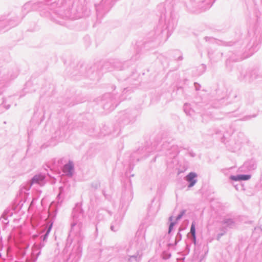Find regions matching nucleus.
Segmentation results:
<instances>
[{
    "instance_id": "nucleus-8",
    "label": "nucleus",
    "mask_w": 262,
    "mask_h": 262,
    "mask_svg": "<svg viewBox=\"0 0 262 262\" xmlns=\"http://www.w3.org/2000/svg\"><path fill=\"white\" fill-rule=\"evenodd\" d=\"M170 220H172V218L171 217H170Z\"/></svg>"
},
{
    "instance_id": "nucleus-1",
    "label": "nucleus",
    "mask_w": 262,
    "mask_h": 262,
    "mask_svg": "<svg viewBox=\"0 0 262 262\" xmlns=\"http://www.w3.org/2000/svg\"><path fill=\"white\" fill-rule=\"evenodd\" d=\"M196 177V174L194 173H193V172L190 173L187 176V179H186L190 183V184L189 186V187L193 186L194 185V184L195 183L196 181L194 180V179Z\"/></svg>"
},
{
    "instance_id": "nucleus-4",
    "label": "nucleus",
    "mask_w": 262,
    "mask_h": 262,
    "mask_svg": "<svg viewBox=\"0 0 262 262\" xmlns=\"http://www.w3.org/2000/svg\"><path fill=\"white\" fill-rule=\"evenodd\" d=\"M251 178L250 175H240L239 176V179L240 180H248Z\"/></svg>"
},
{
    "instance_id": "nucleus-2",
    "label": "nucleus",
    "mask_w": 262,
    "mask_h": 262,
    "mask_svg": "<svg viewBox=\"0 0 262 262\" xmlns=\"http://www.w3.org/2000/svg\"><path fill=\"white\" fill-rule=\"evenodd\" d=\"M73 170V164L69 162L68 164H66L63 169V171L64 173H67V174L71 175L72 173V171Z\"/></svg>"
},
{
    "instance_id": "nucleus-6",
    "label": "nucleus",
    "mask_w": 262,
    "mask_h": 262,
    "mask_svg": "<svg viewBox=\"0 0 262 262\" xmlns=\"http://www.w3.org/2000/svg\"><path fill=\"white\" fill-rule=\"evenodd\" d=\"M230 178H231V179H232L234 181H239V176H238L237 177L231 176L230 177Z\"/></svg>"
},
{
    "instance_id": "nucleus-3",
    "label": "nucleus",
    "mask_w": 262,
    "mask_h": 262,
    "mask_svg": "<svg viewBox=\"0 0 262 262\" xmlns=\"http://www.w3.org/2000/svg\"><path fill=\"white\" fill-rule=\"evenodd\" d=\"M45 179L44 176L42 175H36L33 177L32 180L33 183H40Z\"/></svg>"
},
{
    "instance_id": "nucleus-5",
    "label": "nucleus",
    "mask_w": 262,
    "mask_h": 262,
    "mask_svg": "<svg viewBox=\"0 0 262 262\" xmlns=\"http://www.w3.org/2000/svg\"><path fill=\"white\" fill-rule=\"evenodd\" d=\"M190 232L192 235L194 237L195 236V227L194 225L192 224L191 227Z\"/></svg>"
},
{
    "instance_id": "nucleus-7",
    "label": "nucleus",
    "mask_w": 262,
    "mask_h": 262,
    "mask_svg": "<svg viewBox=\"0 0 262 262\" xmlns=\"http://www.w3.org/2000/svg\"><path fill=\"white\" fill-rule=\"evenodd\" d=\"M173 226H174V223H171L169 227V231H168L169 233H170L171 232V231L172 230Z\"/></svg>"
}]
</instances>
